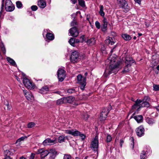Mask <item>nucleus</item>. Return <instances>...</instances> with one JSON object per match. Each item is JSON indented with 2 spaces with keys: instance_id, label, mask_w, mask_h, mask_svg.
Instances as JSON below:
<instances>
[{
  "instance_id": "obj_1",
  "label": "nucleus",
  "mask_w": 159,
  "mask_h": 159,
  "mask_svg": "<svg viewBox=\"0 0 159 159\" xmlns=\"http://www.w3.org/2000/svg\"><path fill=\"white\" fill-rule=\"evenodd\" d=\"M108 60L109 62V66L105 70L104 75L107 77L112 73H116L119 70V68L121 67V61H118L116 57L110 56L108 58Z\"/></svg>"
},
{
  "instance_id": "obj_2",
  "label": "nucleus",
  "mask_w": 159,
  "mask_h": 159,
  "mask_svg": "<svg viewBox=\"0 0 159 159\" xmlns=\"http://www.w3.org/2000/svg\"><path fill=\"white\" fill-rule=\"evenodd\" d=\"M65 133L75 136H79L82 141L84 140L86 138V136L84 134L75 129L66 130L65 131Z\"/></svg>"
},
{
  "instance_id": "obj_3",
  "label": "nucleus",
  "mask_w": 159,
  "mask_h": 159,
  "mask_svg": "<svg viewBox=\"0 0 159 159\" xmlns=\"http://www.w3.org/2000/svg\"><path fill=\"white\" fill-rule=\"evenodd\" d=\"M135 61L132 58L126 57L125 59V66L122 72L125 73L129 72L131 69V66Z\"/></svg>"
},
{
  "instance_id": "obj_4",
  "label": "nucleus",
  "mask_w": 159,
  "mask_h": 159,
  "mask_svg": "<svg viewBox=\"0 0 159 159\" xmlns=\"http://www.w3.org/2000/svg\"><path fill=\"white\" fill-rule=\"evenodd\" d=\"M143 100H136L135 104L132 106L133 109L136 108L137 107H148L149 104L148 102L146 101H143Z\"/></svg>"
},
{
  "instance_id": "obj_5",
  "label": "nucleus",
  "mask_w": 159,
  "mask_h": 159,
  "mask_svg": "<svg viewBox=\"0 0 159 159\" xmlns=\"http://www.w3.org/2000/svg\"><path fill=\"white\" fill-rule=\"evenodd\" d=\"M98 136L96 135L91 142L90 145L91 148L95 151L98 152Z\"/></svg>"
},
{
  "instance_id": "obj_6",
  "label": "nucleus",
  "mask_w": 159,
  "mask_h": 159,
  "mask_svg": "<svg viewBox=\"0 0 159 159\" xmlns=\"http://www.w3.org/2000/svg\"><path fill=\"white\" fill-rule=\"evenodd\" d=\"M5 6L7 11L11 12L15 9L14 6L10 0H6Z\"/></svg>"
},
{
  "instance_id": "obj_7",
  "label": "nucleus",
  "mask_w": 159,
  "mask_h": 159,
  "mask_svg": "<svg viewBox=\"0 0 159 159\" xmlns=\"http://www.w3.org/2000/svg\"><path fill=\"white\" fill-rule=\"evenodd\" d=\"M23 83L25 86L28 89H32L34 88V84L27 78L23 79Z\"/></svg>"
},
{
  "instance_id": "obj_8",
  "label": "nucleus",
  "mask_w": 159,
  "mask_h": 159,
  "mask_svg": "<svg viewBox=\"0 0 159 159\" xmlns=\"http://www.w3.org/2000/svg\"><path fill=\"white\" fill-rule=\"evenodd\" d=\"M119 6L128 11L129 9V7L127 2L125 0H117Z\"/></svg>"
},
{
  "instance_id": "obj_9",
  "label": "nucleus",
  "mask_w": 159,
  "mask_h": 159,
  "mask_svg": "<svg viewBox=\"0 0 159 159\" xmlns=\"http://www.w3.org/2000/svg\"><path fill=\"white\" fill-rule=\"evenodd\" d=\"M57 75L59 81L62 82L65 77V71L63 69H59L57 71Z\"/></svg>"
},
{
  "instance_id": "obj_10",
  "label": "nucleus",
  "mask_w": 159,
  "mask_h": 159,
  "mask_svg": "<svg viewBox=\"0 0 159 159\" xmlns=\"http://www.w3.org/2000/svg\"><path fill=\"white\" fill-rule=\"evenodd\" d=\"M110 111V110L107 108L103 110L100 115V120L101 121L104 120L106 119Z\"/></svg>"
},
{
  "instance_id": "obj_11",
  "label": "nucleus",
  "mask_w": 159,
  "mask_h": 159,
  "mask_svg": "<svg viewBox=\"0 0 159 159\" xmlns=\"http://www.w3.org/2000/svg\"><path fill=\"white\" fill-rule=\"evenodd\" d=\"M56 139L52 140L50 138H48L45 139L43 142L42 144L44 146L53 145L57 143Z\"/></svg>"
},
{
  "instance_id": "obj_12",
  "label": "nucleus",
  "mask_w": 159,
  "mask_h": 159,
  "mask_svg": "<svg viewBox=\"0 0 159 159\" xmlns=\"http://www.w3.org/2000/svg\"><path fill=\"white\" fill-rule=\"evenodd\" d=\"M56 154L57 152L55 149H51L50 150L49 154L43 159H54Z\"/></svg>"
},
{
  "instance_id": "obj_13",
  "label": "nucleus",
  "mask_w": 159,
  "mask_h": 159,
  "mask_svg": "<svg viewBox=\"0 0 159 159\" xmlns=\"http://www.w3.org/2000/svg\"><path fill=\"white\" fill-rule=\"evenodd\" d=\"M144 129L142 126H140L136 130L137 135L139 137H141L144 135Z\"/></svg>"
},
{
  "instance_id": "obj_14",
  "label": "nucleus",
  "mask_w": 159,
  "mask_h": 159,
  "mask_svg": "<svg viewBox=\"0 0 159 159\" xmlns=\"http://www.w3.org/2000/svg\"><path fill=\"white\" fill-rule=\"evenodd\" d=\"M78 60V54L76 51L73 52L70 57V61L74 63L77 61Z\"/></svg>"
},
{
  "instance_id": "obj_15",
  "label": "nucleus",
  "mask_w": 159,
  "mask_h": 159,
  "mask_svg": "<svg viewBox=\"0 0 159 159\" xmlns=\"http://www.w3.org/2000/svg\"><path fill=\"white\" fill-rule=\"evenodd\" d=\"M69 32L72 36L75 37H76L79 34V32L75 27L70 29L69 30Z\"/></svg>"
},
{
  "instance_id": "obj_16",
  "label": "nucleus",
  "mask_w": 159,
  "mask_h": 159,
  "mask_svg": "<svg viewBox=\"0 0 159 159\" xmlns=\"http://www.w3.org/2000/svg\"><path fill=\"white\" fill-rule=\"evenodd\" d=\"M23 91L27 99H33L34 98L32 94L30 92L26 90H23Z\"/></svg>"
},
{
  "instance_id": "obj_17",
  "label": "nucleus",
  "mask_w": 159,
  "mask_h": 159,
  "mask_svg": "<svg viewBox=\"0 0 159 159\" xmlns=\"http://www.w3.org/2000/svg\"><path fill=\"white\" fill-rule=\"evenodd\" d=\"M15 150L11 149L9 150H6L4 151V154L5 156L11 157L13 155V154L15 152Z\"/></svg>"
},
{
  "instance_id": "obj_18",
  "label": "nucleus",
  "mask_w": 159,
  "mask_h": 159,
  "mask_svg": "<svg viewBox=\"0 0 159 159\" xmlns=\"http://www.w3.org/2000/svg\"><path fill=\"white\" fill-rule=\"evenodd\" d=\"M103 24L101 25V28L103 31H105L106 30L107 26V19L104 18L103 20Z\"/></svg>"
},
{
  "instance_id": "obj_19",
  "label": "nucleus",
  "mask_w": 159,
  "mask_h": 159,
  "mask_svg": "<svg viewBox=\"0 0 159 159\" xmlns=\"http://www.w3.org/2000/svg\"><path fill=\"white\" fill-rule=\"evenodd\" d=\"M115 39L113 37H109L108 38L105 40V43L107 44L112 45L115 43Z\"/></svg>"
},
{
  "instance_id": "obj_20",
  "label": "nucleus",
  "mask_w": 159,
  "mask_h": 159,
  "mask_svg": "<svg viewBox=\"0 0 159 159\" xmlns=\"http://www.w3.org/2000/svg\"><path fill=\"white\" fill-rule=\"evenodd\" d=\"M49 90L48 87L47 86H45L39 89V92L41 94H45L48 93Z\"/></svg>"
},
{
  "instance_id": "obj_21",
  "label": "nucleus",
  "mask_w": 159,
  "mask_h": 159,
  "mask_svg": "<svg viewBox=\"0 0 159 159\" xmlns=\"http://www.w3.org/2000/svg\"><path fill=\"white\" fill-rule=\"evenodd\" d=\"M38 5L41 8H45L46 5V3L45 0H39L38 1Z\"/></svg>"
},
{
  "instance_id": "obj_22",
  "label": "nucleus",
  "mask_w": 159,
  "mask_h": 159,
  "mask_svg": "<svg viewBox=\"0 0 159 159\" xmlns=\"http://www.w3.org/2000/svg\"><path fill=\"white\" fill-rule=\"evenodd\" d=\"M46 37V41L48 42L49 40H52L54 39V35L50 33H47Z\"/></svg>"
},
{
  "instance_id": "obj_23",
  "label": "nucleus",
  "mask_w": 159,
  "mask_h": 159,
  "mask_svg": "<svg viewBox=\"0 0 159 159\" xmlns=\"http://www.w3.org/2000/svg\"><path fill=\"white\" fill-rule=\"evenodd\" d=\"M78 82L79 83H82L85 80V81H86V78L83 77L81 75H79L77 76Z\"/></svg>"
},
{
  "instance_id": "obj_24",
  "label": "nucleus",
  "mask_w": 159,
  "mask_h": 159,
  "mask_svg": "<svg viewBox=\"0 0 159 159\" xmlns=\"http://www.w3.org/2000/svg\"><path fill=\"white\" fill-rule=\"evenodd\" d=\"M122 37L126 41H129L132 39L130 35L126 34H123L122 35Z\"/></svg>"
},
{
  "instance_id": "obj_25",
  "label": "nucleus",
  "mask_w": 159,
  "mask_h": 159,
  "mask_svg": "<svg viewBox=\"0 0 159 159\" xmlns=\"http://www.w3.org/2000/svg\"><path fill=\"white\" fill-rule=\"evenodd\" d=\"M135 120L138 123L141 122L143 121V117L141 115H138L134 117Z\"/></svg>"
},
{
  "instance_id": "obj_26",
  "label": "nucleus",
  "mask_w": 159,
  "mask_h": 159,
  "mask_svg": "<svg viewBox=\"0 0 159 159\" xmlns=\"http://www.w3.org/2000/svg\"><path fill=\"white\" fill-rule=\"evenodd\" d=\"M95 39L94 38H92L88 39L87 41V43L89 45H92L95 43Z\"/></svg>"
},
{
  "instance_id": "obj_27",
  "label": "nucleus",
  "mask_w": 159,
  "mask_h": 159,
  "mask_svg": "<svg viewBox=\"0 0 159 159\" xmlns=\"http://www.w3.org/2000/svg\"><path fill=\"white\" fill-rule=\"evenodd\" d=\"M146 122L149 125H153L155 123V121L153 119L148 117L146 118Z\"/></svg>"
},
{
  "instance_id": "obj_28",
  "label": "nucleus",
  "mask_w": 159,
  "mask_h": 159,
  "mask_svg": "<svg viewBox=\"0 0 159 159\" xmlns=\"http://www.w3.org/2000/svg\"><path fill=\"white\" fill-rule=\"evenodd\" d=\"M49 153L50 151L44 150L41 155V157L44 158L49 154Z\"/></svg>"
},
{
  "instance_id": "obj_29",
  "label": "nucleus",
  "mask_w": 159,
  "mask_h": 159,
  "mask_svg": "<svg viewBox=\"0 0 159 159\" xmlns=\"http://www.w3.org/2000/svg\"><path fill=\"white\" fill-rule=\"evenodd\" d=\"M66 138V137L63 135L60 136L58 138V142L60 143H61L64 142Z\"/></svg>"
},
{
  "instance_id": "obj_30",
  "label": "nucleus",
  "mask_w": 159,
  "mask_h": 159,
  "mask_svg": "<svg viewBox=\"0 0 159 159\" xmlns=\"http://www.w3.org/2000/svg\"><path fill=\"white\" fill-rule=\"evenodd\" d=\"M100 8L99 13L102 16L104 17L105 15V13L103 11V7L102 5H100Z\"/></svg>"
},
{
  "instance_id": "obj_31",
  "label": "nucleus",
  "mask_w": 159,
  "mask_h": 159,
  "mask_svg": "<svg viewBox=\"0 0 159 159\" xmlns=\"http://www.w3.org/2000/svg\"><path fill=\"white\" fill-rule=\"evenodd\" d=\"M7 61L9 62L10 64L12 66H15L16 65V62L15 61L9 57H7Z\"/></svg>"
},
{
  "instance_id": "obj_32",
  "label": "nucleus",
  "mask_w": 159,
  "mask_h": 159,
  "mask_svg": "<svg viewBox=\"0 0 159 159\" xmlns=\"http://www.w3.org/2000/svg\"><path fill=\"white\" fill-rule=\"evenodd\" d=\"M147 158V153L144 151H142L140 154L141 159H145Z\"/></svg>"
},
{
  "instance_id": "obj_33",
  "label": "nucleus",
  "mask_w": 159,
  "mask_h": 159,
  "mask_svg": "<svg viewBox=\"0 0 159 159\" xmlns=\"http://www.w3.org/2000/svg\"><path fill=\"white\" fill-rule=\"evenodd\" d=\"M69 43L73 47L75 46V38H71L69 41Z\"/></svg>"
},
{
  "instance_id": "obj_34",
  "label": "nucleus",
  "mask_w": 159,
  "mask_h": 159,
  "mask_svg": "<svg viewBox=\"0 0 159 159\" xmlns=\"http://www.w3.org/2000/svg\"><path fill=\"white\" fill-rule=\"evenodd\" d=\"M80 88L82 90H84L86 84V81H85V80L82 83H80Z\"/></svg>"
},
{
  "instance_id": "obj_35",
  "label": "nucleus",
  "mask_w": 159,
  "mask_h": 159,
  "mask_svg": "<svg viewBox=\"0 0 159 159\" xmlns=\"http://www.w3.org/2000/svg\"><path fill=\"white\" fill-rule=\"evenodd\" d=\"M16 7L18 8H21L22 7V4L21 2L20 1H17L16 2Z\"/></svg>"
},
{
  "instance_id": "obj_36",
  "label": "nucleus",
  "mask_w": 159,
  "mask_h": 159,
  "mask_svg": "<svg viewBox=\"0 0 159 159\" xmlns=\"http://www.w3.org/2000/svg\"><path fill=\"white\" fill-rule=\"evenodd\" d=\"M79 5L82 7H84L85 6V2L84 0H79Z\"/></svg>"
},
{
  "instance_id": "obj_37",
  "label": "nucleus",
  "mask_w": 159,
  "mask_h": 159,
  "mask_svg": "<svg viewBox=\"0 0 159 159\" xmlns=\"http://www.w3.org/2000/svg\"><path fill=\"white\" fill-rule=\"evenodd\" d=\"M35 124L34 122H30L28 124V128H31L35 126Z\"/></svg>"
},
{
  "instance_id": "obj_38",
  "label": "nucleus",
  "mask_w": 159,
  "mask_h": 159,
  "mask_svg": "<svg viewBox=\"0 0 159 159\" xmlns=\"http://www.w3.org/2000/svg\"><path fill=\"white\" fill-rule=\"evenodd\" d=\"M112 139V137L110 134H107V136L106 141L107 142H110Z\"/></svg>"
},
{
  "instance_id": "obj_39",
  "label": "nucleus",
  "mask_w": 159,
  "mask_h": 159,
  "mask_svg": "<svg viewBox=\"0 0 159 159\" xmlns=\"http://www.w3.org/2000/svg\"><path fill=\"white\" fill-rule=\"evenodd\" d=\"M153 90L155 91L159 90V85L154 84L153 86Z\"/></svg>"
},
{
  "instance_id": "obj_40",
  "label": "nucleus",
  "mask_w": 159,
  "mask_h": 159,
  "mask_svg": "<svg viewBox=\"0 0 159 159\" xmlns=\"http://www.w3.org/2000/svg\"><path fill=\"white\" fill-rule=\"evenodd\" d=\"M63 103H65V101L64 100H57V105L61 104Z\"/></svg>"
},
{
  "instance_id": "obj_41",
  "label": "nucleus",
  "mask_w": 159,
  "mask_h": 159,
  "mask_svg": "<svg viewBox=\"0 0 159 159\" xmlns=\"http://www.w3.org/2000/svg\"><path fill=\"white\" fill-rule=\"evenodd\" d=\"M0 47L2 51L3 52V53H6V51L3 44H2L1 45Z\"/></svg>"
},
{
  "instance_id": "obj_42",
  "label": "nucleus",
  "mask_w": 159,
  "mask_h": 159,
  "mask_svg": "<svg viewBox=\"0 0 159 159\" xmlns=\"http://www.w3.org/2000/svg\"><path fill=\"white\" fill-rule=\"evenodd\" d=\"M71 157L70 155L65 154L63 159H71Z\"/></svg>"
},
{
  "instance_id": "obj_43",
  "label": "nucleus",
  "mask_w": 159,
  "mask_h": 159,
  "mask_svg": "<svg viewBox=\"0 0 159 159\" xmlns=\"http://www.w3.org/2000/svg\"><path fill=\"white\" fill-rule=\"evenodd\" d=\"M95 25L96 28L98 29H99L100 28V25L99 22L97 21L95 22Z\"/></svg>"
},
{
  "instance_id": "obj_44",
  "label": "nucleus",
  "mask_w": 159,
  "mask_h": 159,
  "mask_svg": "<svg viewBox=\"0 0 159 159\" xmlns=\"http://www.w3.org/2000/svg\"><path fill=\"white\" fill-rule=\"evenodd\" d=\"M31 9L33 11H36L38 9V7L36 5H33L31 7Z\"/></svg>"
},
{
  "instance_id": "obj_45",
  "label": "nucleus",
  "mask_w": 159,
  "mask_h": 159,
  "mask_svg": "<svg viewBox=\"0 0 159 159\" xmlns=\"http://www.w3.org/2000/svg\"><path fill=\"white\" fill-rule=\"evenodd\" d=\"M44 150V149L43 148L39 149L38 150V151L36 152V153L37 154H40L41 155Z\"/></svg>"
},
{
  "instance_id": "obj_46",
  "label": "nucleus",
  "mask_w": 159,
  "mask_h": 159,
  "mask_svg": "<svg viewBox=\"0 0 159 159\" xmlns=\"http://www.w3.org/2000/svg\"><path fill=\"white\" fill-rule=\"evenodd\" d=\"M89 116L88 114H87V113H85L83 115V117L84 118L85 120H87L89 117Z\"/></svg>"
},
{
  "instance_id": "obj_47",
  "label": "nucleus",
  "mask_w": 159,
  "mask_h": 159,
  "mask_svg": "<svg viewBox=\"0 0 159 159\" xmlns=\"http://www.w3.org/2000/svg\"><path fill=\"white\" fill-rule=\"evenodd\" d=\"M25 138V137H22L20 138L16 141V143H17L18 142H20L22 141Z\"/></svg>"
},
{
  "instance_id": "obj_48",
  "label": "nucleus",
  "mask_w": 159,
  "mask_h": 159,
  "mask_svg": "<svg viewBox=\"0 0 159 159\" xmlns=\"http://www.w3.org/2000/svg\"><path fill=\"white\" fill-rule=\"evenodd\" d=\"M75 91L74 89H70L67 90V92L69 93H74Z\"/></svg>"
},
{
  "instance_id": "obj_49",
  "label": "nucleus",
  "mask_w": 159,
  "mask_h": 159,
  "mask_svg": "<svg viewBox=\"0 0 159 159\" xmlns=\"http://www.w3.org/2000/svg\"><path fill=\"white\" fill-rule=\"evenodd\" d=\"M77 100L76 101H72V102L71 104L73 105L77 106L78 105V103L77 102Z\"/></svg>"
},
{
  "instance_id": "obj_50",
  "label": "nucleus",
  "mask_w": 159,
  "mask_h": 159,
  "mask_svg": "<svg viewBox=\"0 0 159 159\" xmlns=\"http://www.w3.org/2000/svg\"><path fill=\"white\" fill-rule=\"evenodd\" d=\"M65 101V103H68L70 104L72 103V101H76V100H64Z\"/></svg>"
},
{
  "instance_id": "obj_51",
  "label": "nucleus",
  "mask_w": 159,
  "mask_h": 159,
  "mask_svg": "<svg viewBox=\"0 0 159 159\" xmlns=\"http://www.w3.org/2000/svg\"><path fill=\"white\" fill-rule=\"evenodd\" d=\"M35 154L33 153H31L30 156V159H34V157Z\"/></svg>"
},
{
  "instance_id": "obj_52",
  "label": "nucleus",
  "mask_w": 159,
  "mask_h": 159,
  "mask_svg": "<svg viewBox=\"0 0 159 159\" xmlns=\"http://www.w3.org/2000/svg\"><path fill=\"white\" fill-rule=\"evenodd\" d=\"M76 24V22L75 20L72 21L71 23V26H74Z\"/></svg>"
},
{
  "instance_id": "obj_53",
  "label": "nucleus",
  "mask_w": 159,
  "mask_h": 159,
  "mask_svg": "<svg viewBox=\"0 0 159 159\" xmlns=\"http://www.w3.org/2000/svg\"><path fill=\"white\" fill-rule=\"evenodd\" d=\"M124 140L122 139H121L120 140V145L121 147H122L123 144L124 143Z\"/></svg>"
},
{
  "instance_id": "obj_54",
  "label": "nucleus",
  "mask_w": 159,
  "mask_h": 159,
  "mask_svg": "<svg viewBox=\"0 0 159 159\" xmlns=\"http://www.w3.org/2000/svg\"><path fill=\"white\" fill-rule=\"evenodd\" d=\"M5 0H2V7H1V10H2V9H3V7L4 6V2Z\"/></svg>"
},
{
  "instance_id": "obj_55",
  "label": "nucleus",
  "mask_w": 159,
  "mask_h": 159,
  "mask_svg": "<svg viewBox=\"0 0 159 159\" xmlns=\"http://www.w3.org/2000/svg\"><path fill=\"white\" fill-rule=\"evenodd\" d=\"M137 3L139 4H141V0H134Z\"/></svg>"
},
{
  "instance_id": "obj_56",
  "label": "nucleus",
  "mask_w": 159,
  "mask_h": 159,
  "mask_svg": "<svg viewBox=\"0 0 159 159\" xmlns=\"http://www.w3.org/2000/svg\"><path fill=\"white\" fill-rule=\"evenodd\" d=\"M75 43H78L80 42V40L78 39L75 38Z\"/></svg>"
},
{
  "instance_id": "obj_57",
  "label": "nucleus",
  "mask_w": 159,
  "mask_h": 159,
  "mask_svg": "<svg viewBox=\"0 0 159 159\" xmlns=\"http://www.w3.org/2000/svg\"><path fill=\"white\" fill-rule=\"evenodd\" d=\"M131 140L132 142V144H133V148H134V139L133 137H131Z\"/></svg>"
},
{
  "instance_id": "obj_58",
  "label": "nucleus",
  "mask_w": 159,
  "mask_h": 159,
  "mask_svg": "<svg viewBox=\"0 0 159 159\" xmlns=\"http://www.w3.org/2000/svg\"><path fill=\"white\" fill-rule=\"evenodd\" d=\"M4 159H12V158L11 157L5 156V157Z\"/></svg>"
},
{
  "instance_id": "obj_59",
  "label": "nucleus",
  "mask_w": 159,
  "mask_h": 159,
  "mask_svg": "<svg viewBox=\"0 0 159 159\" xmlns=\"http://www.w3.org/2000/svg\"><path fill=\"white\" fill-rule=\"evenodd\" d=\"M6 106L7 107V109L9 110L10 108H9V107L8 103V102L7 104H6Z\"/></svg>"
},
{
  "instance_id": "obj_60",
  "label": "nucleus",
  "mask_w": 159,
  "mask_h": 159,
  "mask_svg": "<svg viewBox=\"0 0 159 159\" xmlns=\"http://www.w3.org/2000/svg\"><path fill=\"white\" fill-rule=\"evenodd\" d=\"M73 4H75L77 2V0H71Z\"/></svg>"
},
{
  "instance_id": "obj_61",
  "label": "nucleus",
  "mask_w": 159,
  "mask_h": 159,
  "mask_svg": "<svg viewBox=\"0 0 159 159\" xmlns=\"http://www.w3.org/2000/svg\"><path fill=\"white\" fill-rule=\"evenodd\" d=\"M16 79L19 82H20V79L17 76H16Z\"/></svg>"
},
{
  "instance_id": "obj_62",
  "label": "nucleus",
  "mask_w": 159,
  "mask_h": 159,
  "mask_svg": "<svg viewBox=\"0 0 159 159\" xmlns=\"http://www.w3.org/2000/svg\"><path fill=\"white\" fill-rule=\"evenodd\" d=\"M150 99V98L148 96H146V97H145L144 98V99H145V100H146V99Z\"/></svg>"
},
{
  "instance_id": "obj_63",
  "label": "nucleus",
  "mask_w": 159,
  "mask_h": 159,
  "mask_svg": "<svg viewBox=\"0 0 159 159\" xmlns=\"http://www.w3.org/2000/svg\"><path fill=\"white\" fill-rule=\"evenodd\" d=\"M156 108L157 111H159V106H157L156 107Z\"/></svg>"
},
{
  "instance_id": "obj_64",
  "label": "nucleus",
  "mask_w": 159,
  "mask_h": 159,
  "mask_svg": "<svg viewBox=\"0 0 159 159\" xmlns=\"http://www.w3.org/2000/svg\"><path fill=\"white\" fill-rule=\"evenodd\" d=\"M20 159H26V158L25 157L22 156L20 158Z\"/></svg>"
}]
</instances>
